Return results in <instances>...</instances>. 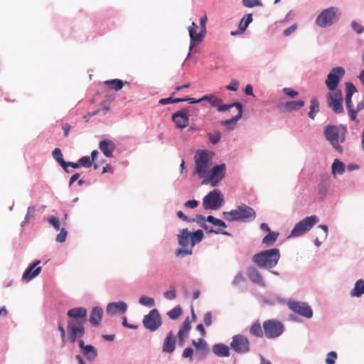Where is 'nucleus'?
Segmentation results:
<instances>
[{
  "label": "nucleus",
  "mask_w": 364,
  "mask_h": 364,
  "mask_svg": "<svg viewBox=\"0 0 364 364\" xmlns=\"http://www.w3.org/2000/svg\"><path fill=\"white\" fill-rule=\"evenodd\" d=\"M87 314V311L85 307L73 308L67 312L69 318L67 327L68 336L71 343H75L78 338L84 336Z\"/></svg>",
  "instance_id": "f257e3e1"
},
{
  "label": "nucleus",
  "mask_w": 364,
  "mask_h": 364,
  "mask_svg": "<svg viewBox=\"0 0 364 364\" xmlns=\"http://www.w3.org/2000/svg\"><path fill=\"white\" fill-rule=\"evenodd\" d=\"M279 258V250L277 248H272L255 254L252 260L259 267L270 269L277 265Z\"/></svg>",
  "instance_id": "f03ea898"
},
{
  "label": "nucleus",
  "mask_w": 364,
  "mask_h": 364,
  "mask_svg": "<svg viewBox=\"0 0 364 364\" xmlns=\"http://www.w3.org/2000/svg\"><path fill=\"white\" fill-rule=\"evenodd\" d=\"M346 128L344 126H327L324 131L325 136L331 143L335 150L342 153L343 148L341 143H343L346 139Z\"/></svg>",
  "instance_id": "7ed1b4c3"
},
{
  "label": "nucleus",
  "mask_w": 364,
  "mask_h": 364,
  "mask_svg": "<svg viewBox=\"0 0 364 364\" xmlns=\"http://www.w3.org/2000/svg\"><path fill=\"white\" fill-rule=\"evenodd\" d=\"M223 215L225 219L228 221L247 222L254 220L256 213L253 208L245 204H242L237 206L235 210L224 212Z\"/></svg>",
  "instance_id": "20e7f679"
},
{
  "label": "nucleus",
  "mask_w": 364,
  "mask_h": 364,
  "mask_svg": "<svg viewBox=\"0 0 364 364\" xmlns=\"http://www.w3.org/2000/svg\"><path fill=\"white\" fill-rule=\"evenodd\" d=\"M357 92L356 87L352 82L346 83V107L349 117L351 120L358 122L357 113L364 109V97L355 107L352 102V95Z\"/></svg>",
  "instance_id": "39448f33"
},
{
  "label": "nucleus",
  "mask_w": 364,
  "mask_h": 364,
  "mask_svg": "<svg viewBox=\"0 0 364 364\" xmlns=\"http://www.w3.org/2000/svg\"><path fill=\"white\" fill-rule=\"evenodd\" d=\"M196 168L195 173H198L201 178L205 176L211 165L212 153L208 150L198 151L194 157Z\"/></svg>",
  "instance_id": "423d86ee"
},
{
  "label": "nucleus",
  "mask_w": 364,
  "mask_h": 364,
  "mask_svg": "<svg viewBox=\"0 0 364 364\" xmlns=\"http://www.w3.org/2000/svg\"><path fill=\"white\" fill-rule=\"evenodd\" d=\"M340 16L338 9L330 7L324 9L316 18V23L320 27H326L336 22Z\"/></svg>",
  "instance_id": "0eeeda50"
},
{
  "label": "nucleus",
  "mask_w": 364,
  "mask_h": 364,
  "mask_svg": "<svg viewBox=\"0 0 364 364\" xmlns=\"http://www.w3.org/2000/svg\"><path fill=\"white\" fill-rule=\"evenodd\" d=\"M264 336L267 338H275L281 336L284 331V326L283 323L275 319H269L265 321L262 325Z\"/></svg>",
  "instance_id": "6e6552de"
},
{
  "label": "nucleus",
  "mask_w": 364,
  "mask_h": 364,
  "mask_svg": "<svg viewBox=\"0 0 364 364\" xmlns=\"http://www.w3.org/2000/svg\"><path fill=\"white\" fill-rule=\"evenodd\" d=\"M318 221L316 215L306 217L297 223L291 232L289 237H298L309 230Z\"/></svg>",
  "instance_id": "1a4fd4ad"
},
{
  "label": "nucleus",
  "mask_w": 364,
  "mask_h": 364,
  "mask_svg": "<svg viewBox=\"0 0 364 364\" xmlns=\"http://www.w3.org/2000/svg\"><path fill=\"white\" fill-rule=\"evenodd\" d=\"M223 198L220 191L215 189L206 195L203 200V206L205 210H217L221 207Z\"/></svg>",
  "instance_id": "9d476101"
},
{
  "label": "nucleus",
  "mask_w": 364,
  "mask_h": 364,
  "mask_svg": "<svg viewBox=\"0 0 364 364\" xmlns=\"http://www.w3.org/2000/svg\"><path fill=\"white\" fill-rule=\"evenodd\" d=\"M178 243L181 248L176 251L177 256H186L192 253L193 247H191V232L187 228L183 229L178 235Z\"/></svg>",
  "instance_id": "9b49d317"
},
{
  "label": "nucleus",
  "mask_w": 364,
  "mask_h": 364,
  "mask_svg": "<svg viewBox=\"0 0 364 364\" xmlns=\"http://www.w3.org/2000/svg\"><path fill=\"white\" fill-rule=\"evenodd\" d=\"M143 324L145 328L150 331L157 330L162 324L161 317L159 311L156 309L151 310L147 315L144 316Z\"/></svg>",
  "instance_id": "f8f14e48"
},
{
  "label": "nucleus",
  "mask_w": 364,
  "mask_h": 364,
  "mask_svg": "<svg viewBox=\"0 0 364 364\" xmlns=\"http://www.w3.org/2000/svg\"><path fill=\"white\" fill-rule=\"evenodd\" d=\"M230 347L237 353H247L250 350V341L246 336L237 334L232 337Z\"/></svg>",
  "instance_id": "ddd939ff"
},
{
  "label": "nucleus",
  "mask_w": 364,
  "mask_h": 364,
  "mask_svg": "<svg viewBox=\"0 0 364 364\" xmlns=\"http://www.w3.org/2000/svg\"><path fill=\"white\" fill-rule=\"evenodd\" d=\"M327 102L329 107L336 114L343 112V96L341 90L329 91L327 94Z\"/></svg>",
  "instance_id": "4468645a"
},
{
  "label": "nucleus",
  "mask_w": 364,
  "mask_h": 364,
  "mask_svg": "<svg viewBox=\"0 0 364 364\" xmlns=\"http://www.w3.org/2000/svg\"><path fill=\"white\" fill-rule=\"evenodd\" d=\"M225 174V165L222 164L213 166L208 177L204 178L202 184H210L212 186H215L219 181H220Z\"/></svg>",
  "instance_id": "2eb2a0df"
},
{
  "label": "nucleus",
  "mask_w": 364,
  "mask_h": 364,
  "mask_svg": "<svg viewBox=\"0 0 364 364\" xmlns=\"http://www.w3.org/2000/svg\"><path fill=\"white\" fill-rule=\"evenodd\" d=\"M345 70L341 67H336L331 70L326 80V85L329 91H337L336 89L341 79L343 77Z\"/></svg>",
  "instance_id": "dca6fc26"
},
{
  "label": "nucleus",
  "mask_w": 364,
  "mask_h": 364,
  "mask_svg": "<svg viewBox=\"0 0 364 364\" xmlns=\"http://www.w3.org/2000/svg\"><path fill=\"white\" fill-rule=\"evenodd\" d=\"M288 306L292 311L300 316L307 318L312 317V309L306 303L301 301H289Z\"/></svg>",
  "instance_id": "f3484780"
},
{
  "label": "nucleus",
  "mask_w": 364,
  "mask_h": 364,
  "mask_svg": "<svg viewBox=\"0 0 364 364\" xmlns=\"http://www.w3.org/2000/svg\"><path fill=\"white\" fill-rule=\"evenodd\" d=\"M172 120L178 129L186 128L189 124L188 109L185 108L173 113Z\"/></svg>",
  "instance_id": "a211bd4d"
},
{
  "label": "nucleus",
  "mask_w": 364,
  "mask_h": 364,
  "mask_svg": "<svg viewBox=\"0 0 364 364\" xmlns=\"http://www.w3.org/2000/svg\"><path fill=\"white\" fill-rule=\"evenodd\" d=\"M77 341H78L79 347L83 356L85 357L89 362L94 361L97 357V349L91 345H85V342L80 338H78Z\"/></svg>",
  "instance_id": "6ab92c4d"
},
{
  "label": "nucleus",
  "mask_w": 364,
  "mask_h": 364,
  "mask_svg": "<svg viewBox=\"0 0 364 364\" xmlns=\"http://www.w3.org/2000/svg\"><path fill=\"white\" fill-rule=\"evenodd\" d=\"M198 28V25L195 22H192L191 25L188 27V32L191 38L189 48L190 51L192 50L196 44L200 43L204 38L201 31H200L198 33H196Z\"/></svg>",
  "instance_id": "aec40b11"
},
{
  "label": "nucleus",
  "mask_w": 364,
  "mask_h": 364,
  "mask_svg": "<svg viewBox=\"0 0 364 364\" xmlns=\"http://www.w3.org/2000/svg\"><path fill=\"white\" fill-rule=\"evenodd\" d=\"M191 222H196L201 228H204L208 232H214L215 234H223L229 235L230 234L227 232H222L220 228L213 229L208 225H207L206 218L202 215H196L195 218H191Z\"/></svg>",
  "instance_id": "412c9836"
},
{
  "label": "nucleus",
  "mask_w": 364,
  "mask_h": 364,
  "mask_svg": "<svg viewBox=\"0 0 364 364\" xmlns=\"http://www.w3.org/2000/svg\"><path fill=\"white\" fill-rule=\"evenodd\" d=\"M41 262L40 260H37L30 265V267L24 272L22 276V279L26 282L31 281L32 279L38 276L41 271V267H35Z\"/></svg>",
  "instance_id": "4be33fe9"
},
{
  "label": "nucleus",
  "mask_w": 364,
  "mask_h": 364,
  "mask_svg": "<svg viewBox=\"0 0 364 364\" xmlns=\"http://www.w3.org/2000/svg\"><path fill=\"white\" fill-rule=\"evenodd\" d=\"M176 339L173 333L171 331H169L163 343V352L167 353H173L176 348Z\"/></svg>",
  "instance_id": "5701e85b"
},
{
  "label": "nucleus",
  "mask_w": 364,
  "mask_h": 364,
  "mask_svg": "<svg viewBox=\"0 0 364 364\" xmlns=\"http://www.w3.org/2000/svg\"><path fill=\"white\" fill-rule=\"evenodd\" d=\"M99 148L105 156L112 157L116 146L112 141L104 139L100 142Z\"/></svg>",
  "instance_id": "b1692460"
},
{
  "label": "nucleus",
  "mask_w": 364,
  "mask_h": 364,
  "mask_svg": "<svg viewBox=\"0 0 364 364\" xmlns=\"http://www.w3.org/2000/svg\"><path fill=\"white\" fill-rule=\"evenodd\" d=\"M191 328V321L188 317H187L183 323V325L180 328L178 332V338L181 346L183 345L186 338L188 337V333Z\"/></svg>",
  "instance_id": "393cba45"
},
{
  "label": "nucleus",
  "mask_w": 364,
  "mask_h": 364,
  "mask_svg": "<svg viewBox=\"0 0 364 364\" xmlns=\"http://www.w3.org/2000/svg\"><path fill=\"white\" fill-rule=\"evenodd\" d=\"M247 273L249 279L252 282H253L260 287L265 286V282H264L262 274L255 268H254V267L249 268L247 269Z\"/></svg>",
  "instance_id": "a878e982"
},
{
  "label": "nucleus",
  "mask_w": 364,
  "mask_h": 364,
  "mask_svg": "<svg viewBox=\"0 0 364 364\" xmlns=\"http://www.w3.org/2000/svg\"><path fill=\"white\" fill-rule=\"evenodd\" d=\"M127 309V305L124 301L113 302L107 305V313L112 315L117 313H124Z\"/></svg>",
  "instance_id": "bb28decb"
},
{
  "label": "nucleus",
  "mask_w": 364,
  "mask_h": 364,
  "mask_svg": "<svg viewBox=\"0 0 364 364\" xmlns=\"http://www.w3.org/2000/svg\"><path fill=\"white\" fill-rule=\"evenodd\" d=\"M102 308L98 306L93 308L90 315L89 321L94 326H99L102 318Z\"/></svg>",
  "instance_id": "cd10ccee"
},
{
  "label": "nucleus",
  "mask_w": 364,
  "mask_h": 364,
  "mask_svg": "<svg viewBox=\"0 0 364 364\" xmlns=\"http://www.w3.org/2000/svg\"><path fill=\"white\" fill-rule=\"evenodd\" d=\"M234 105H235V107L237 109V114L235 117H233L232 118H231L230 119H226V120L222 121L221 122L222 125L228 127V126L232 124L234 127L235 125L236 122L238 121V119H240L241 118L242 114V105L240 102H235Z\"/></svg>",
  "instance_id": "c85d7f7f"
},
{
  "label": "nucleus",
  "mask_w": 364,
  "mask_h": 364,
  "mask_svg": "<svg viewBox=\"0 0 364 364\" xmlns=\"http://www.w3.org/2000/svg\"><path fill=\"white\" fill-rule=\"evenodd\" d=\"M250 335L257 338H262L264 336V329L259 320L255 321L250 328Z\"/></svg>",
  "instance_id": "c756f323"
},
{
  "label": "nucleus",
  "mask_w": 364,
  "mask_h": 364,
  "mask_svg": "<svg viewBox=\"0 0 364 364\" xmlns=\"http://www.w3.org/2000/svg\"><path fill=\"white\" fill-rule=\"evenodd\" d=\"M213 352L219 357H228L230 355L228 346L223 343L215 344L213 346Z\"/></svg>",
  "instance_id": "7c9ffc66"
},
{
  "label": "nucleus",
  "mask_w": 364,
  "mask_h": 364,
  "mask_svg": "<svg viewBox=\"0 0 364 364\" xmlns=\"http://www.w3.org/2000/svg\"><path fill=\"white\" fill-rule=\"evenodd\" d=\"M104 84L109 87L111 90L119 91L122 89L124 84L129 85V82L127 81L123 82L119 79L108 80L104 82Z\"/></svg>",
  "instance_id": "2f4dec72"
},
{
  "label": "nucleus",
  "mask_w": 364,
  "mask_h": 364,
  "mask_svg": "<svg viewBox=\"0 0 364 364\" xmlns=\"http://www.w3.org/2000/svg\"><path fill=\"white\" fill-rule=\"evenodd\" d=\"M345 164L339 159H336L333 161L331 166V172L333 176H336L337 174H343L345 172Z\"/></svg>",
  "instance_id": "473e14b6"
},
{
  "label": "nucleus",
  "mask_w": 364,
  "mask_h": 364,
  "mask_svg": "<svg viewBox=\"0 0 364 364\" xmlns=\"http://www.w3.org/2000/svg\"><path fill=\"white\" fill-rule=\"evenodd\" d=\"M305 105V102L304 100H298V101H290L287 102L284 105V107L285 110L288 112H291L294 110H298Z\"/></svg>",
  "instance_id": "72a5a7b5"
},
{
  "label": "nucleus",
  "mask_w": 364,
  "mask_h": 364,
  "mask_svg": "<svg viewBox=\"0 0 364 364\" xmlns=\"http://www.w3.org/2000/svg\"><path fill=\"white\" fill-rule=\"evenodd\" d=\"M363 294H364V281L359 279L355 284L354 289L351 291V296L359 297Z\"/></svg>",
  "instance_id": "f704fd0d"
},
{
  "label": "nucleus",
  "mask_w": 364,
  "mask_h": 364,
  "mask_svg": "<svg viewBox=\"0 0 364 364\" xmlns=\"http://www.w3.org/2000/svg\"><path fill=\"white\" fill-rule=\"evenodd\" d=\"M206 220L208 223H211L213 226L215 227V229L220 228L221 230H223L224 228H227L226 224L224 221L215 218V217L212 215H209L206 218ZM222 232H224L222 230Z\"/></svg>",
  "instance_id": "c9c22d12"
},
{
  "label": "nucleus",
  "mask_w": 364,
  "mask_h": 364,
  "mask_svg": "<svg viewBox=\"0 0 364 364\" xmlns=\"http://www.w3.org/2000/svg\"><path fill=\"white\" fill-rule=\"evenodd\" d=\"M279 236V233L276 232H269L262 239V243L267 246L272 245L274 242L277 240Z\"/></svg>",
  "instance_id": "e433bc0d"
},
{
  "label": "nucleus",
  "mask_w": 364,
  "mask_h": 364,
  "mask_svg": "<svg viewBox=\"0 0 364 364\" xmlns=\"http://www.w3.org/2000/svg\"><path fill=\"white\" fill-rule=\"evenodd\" d=\"M319 112V102L316 98H313L311 100L310 112H309V117L314 119L315 115Z\"/></svg>",
  "instance_id": "4c0bfd02"
},
{
  "label": "nucleus",
  "mask_w": 364,
  "mask_h": 364,
  "mask_svg": "<svg viewBox=\"0 0 364 364\" xmlns=\"http://www.w3.org/2000/svg\"><path fill=\"white\" fill-rule=\"evenodd\" d=\"M203 237V232L202 230L191 232V247H194L196 244L200 242Z\"/></svg>",
  "instance_id": "58836bf2"
},
{
  "label": "nucleus",
  "mask_w": 364,
  "mask_h": 364,
  "mask_svg": "<svg viewBox=\"0 0 364 364\" xmlns=\"http://www.w3.org/2000/svg\"><path fill=\"white\" fill-rule=\"evenodd\" d=\"M202 100L208 101L209 103L213 107H218L219 105H220L223 102V100L221 98H219L215 95H204L202 97Z\"/></svg>",
  "instance_id": "ea45409f"
},
{
  "label": "nucleus",
  "mask_w": 364,
  "mask_h": 364,
  "mask_svg": "<svg viewBox=\"0 0 364 364\" xmlns=\"http://www.w3.org/2000/svg\"><path fill=\"white\" fill-rule=\"evenodd\" d=\"M252 21V16L251 14H247L243 18L241 19L239 28L241 31H245L248 25Z\"/></svg>",
  "instance_id": "a19ab883"
},
{
  "label": "nucleus",
  "mask_w": 364,
  "mask_h": 364,
  "mask_svg": "<svg viewBox=\"0 0 364 364\" xmlns=\"http://www.w3.org/2000/svg\"><path fill=\"white\" fill-rule=\"evenodd\" d=\"M52 155L53 158L60 164L61 166L65 164V161L63 159V156L60 149L55 148L53 151Z\"/></svg>",
  "instance_id": "79ce46f5"
},
{
  "label": "nucleus",
  "mask_w": 364,
  "mask_h": 364,
  "mask_svg": "<svg viewBox=\"0 0 364 364\" xmlns=\"http://www.w3.org/2000/svg\"><path fill=\"white\" fill-rule=\"evenodd\" d=\"M182 309L180 306H177L174 307L173 309L169 311L167 313V315L171 318V319H177L181 314Z\"/></svg>",
  "instance_id": "37998d69"
},
{
  "label": "nucleus",
  "mask_w": 364,
  "mask_h": 364,
  "mask_svg": "<svg viewBox=\"0 0 364 364\" xmlns=\"http://www.w3.org/2000/svg\"><path fill=\"white\" fill-rule=\"evenodd\" d=\"M139 301L141 305H144V306H146L148 307H152L155 304L154 299L146 296H141L139 298Z\"/></svg>",
  "instance_id": "c03bdc74"
},
{
  "label": "nucleus",
  "mask_w": 364,
  "mask_h": 364,
  "mask_svg": "<svg viewBox=\"0 0 364 364\" xmlns=\"http://www.w3.org/2000/svg\"><path fill=\"white\" fill-rule=\"evenodd\" d=\"M207 136L208 137L209 141L213 144H218L220 141V139H221L220 133L219 132H217V131H215V132H214L213 133H208L207 134Z\"/></svg>",
  "instance_id": "a18cd8bd"
},
{
  "label": "nucleus",
  "mask_w": 364,
  "mask_h": 364,
  "mask_svg": "<svg viewBox=\"0 0 364 364\" xmlns=\"http://www.w3.org/2000/svg\"><path fill=\"white\" fill-rule=\"evenodd\" d=\"M78 163L80 164V166H83L86 168H90L92 165V162L90 156H83L80 158L78 160Z\"/></svg>",
  "instance_id": "49530a36"
},
{
  "label": "nucleus",
  "mask_w": 364,
  "mask_h": 364,
  "mask_svg": "<svg viewBox=\"0 0 364 364\" xmlns=\"http://www.w3.org/2000/svg\"><path fill=\"white\" fill-rule=\"evenodd\" d=\"M47 220L50 225H52L53 226V228L56 230H59L60 229V220L58 218H56L53 215H51L48 218Z\"/></svg>",
  "instance_id": "de8ad7c7"
},
{
  "label": "nucleus",
  "mask_w": 364,
  "mask_h": 364,
  "mask_svg": "<svg viewBox=\"0 0 364 364\" xmlns=\"http://www.w3.org/2000/svg\"><path fill=\"white\" fill-rule=\"evenodd\" d=\"M242 4L248 8L262 6V3L259 0H242Z\"/></svg>",
  "instance_id": "09e8293b"
},
{
  "label": "nucleus",
  "mask_w": 364,
  "mask_h": 364,
  "mask_svg": "<svg viewBox=\"0 0 364 364\" xmlns=\"http://www.w3.org/2000/svg\"><path fill=\"white\" fill-rule=\"evenodd\" d=\"M208 21V17L205 14L200 19V28L203 36H205L206 34V22Z\"/></svg>",
  "instance_id": "8fccbe9b"
},
{
  "label": "nucleus",
  "mask_w": 364,
  "mask_h": 364,
  "mask_svg": "<svg viewBox=\"0 0 364 364\" xmlns=\"http://www.w3.org/2000/svg\"><path fill=\"white\" fill-rule=\"evenodd\" d=\"M351 26L354 31L358 34H361L364 32V27L361 24L355 21H353L351 22Z\"/></svg>",
  "instance_id": "3c124183"
},
{
  "label": "nucleus",
  "mask_w": 364,
  "mask_h": 364,
  "mask_svg": "<svg viewBox=\"0 0 364 364\" xmlns=\"http://www.w3.org/2000/svg\"><path fill=\"white\" fill-rule=\"evenodd\" d=\"M68 232L65 228L60 230V233L56 236L55 240L58 242H63L65 241Z\"/></svg>",
  "instance_id": "603ef678"
},
{
  "label": "nucleus",
  "mask_w": 364,
  "mask_h": 364,
  "mask_svg": "<svg viewBox=\"0 0 364 364\" xmlns=\"http://www.w3.org/2000/svg\"><path fill=\"white\" fill-rule=\"evenodd\" d=\"M337 358V354L336 352L331 351L328 353L326 359V364H334L335 361Z\"/></svg>",
  "instance_id": "864d4df0"
},
{
  "label": "nucleus",
  "mask_w": 364,
  "mask_h": 364,
  "mask_svg": "<svg viewBox=\"0 0 364 364\" xmlns=\"http://www.w3.org/2000/svg\"><path fill=\"white\" fill-rule=\"evenodd\" d=\"M164 296L168 300L174 299L176 297L175 287H171L170 290L165 292Z\"/></svg>",
  "instance_id": "5fc2aeb1"
},
{
  "label": "nucleus",
  "mask_w": 364,
  "mask_h": 364,
  "mask_svg": "<svg viewBox=\"0 0 364 364\" xmlns=\"http://www.w3.org/2000/svg\"><path fill=\"white\" fill-rule=\"evenodd\" d=\"M192 345L197 349H203L206 347V343L203 338H200L198 341L193 340Z\"/></svg>",
  "instance_id": "6e6d98bb"
},
{
  "label": "nucleus",
  "mask_w": 364,
  "mask_h": 364,
  "mask_svg": "<svg viewBox=\"0 0 364 364\" xmlns=\"http://www.w3.org/2000/svg\"><path fill=\"white\" fill-rule=\"evenodd\" d=\"M35 212H36V209L34 207H29L28 208V211H27V214L25 218L24 223H26V222L28 223L31 218H33Z\"/></svg>",
  "instance_id": "4d7b16f0"
},
{
  "label": "nucleus",
  "mask_w": 364,
  "mask_h": 364,
  "mask_svg": "<svg viewBox=\"0 0 364 364\" xmlns=\"http://www.w3.org/2000/svg\"><path fill=\"white\" fill-rule=\"evenodd\" d=\"M284 93L289 96V97L294 98L296 97L299 95V92L297 91H294L292 89L289 87H285L283 89Z\"/></svg>",
  "instance_id": "13d9d810"
},
{
  "label": "nucleus",
  "mask_w": 364,
  "mask_h": 364,
  "mask_svg": "<svg viewBox=\"0 0 364 364\" xmlns=\"http://www.w3.org/2000/svg\"><path fill=\"white\" fill-rule=\"evenodd\" d=\"M235 102L232 103V104H229V105H219L218 106V112H225V111H228L229 110L230 108H232V107H235V105H234Z\"/></svg>",
  "instance_id": "bf43d9fd"
},
{
  "label": "nucleus",
  "mask_w": 364,
  "mask_h": 364,
  "mask_svg": "<svg viewBox=\"0 0 364 364\" xmlns=\"http://www.w3.org/2000/svg\"><path fill=\"white\" fill-rule=\"evenodd\" d=\"M203 321L207 326H210L212 324V314L208 311L203 316Z\"/></svg>",
  "instance_id": "052dcab7"
},
{
  "label": "nucleus",
  "mask_w": 364,
  "mask_h": 364,
  "mask_svg": "<svg viewBox=\"0 0 364 364\" xmlns=\"http://www.w3.org/2000/svg\"><path fill=\"white\" fill-rule=\"evenodd\" d=\"M239 83L236 80H232L230 84L227 85L225 88L228 90L236 91L238 89Z\"/></svg>",
  "instance_id": "680f3d73"
},
{
  "label": "nucleus",
  "mask_w": 364,
  "mask_h": 364,
  "mask_svg": "<svg viewBox=\"0 0 364 364\" xmlns=\"http://www.w3.org/2000/svg\"><path fill=\"white\" fill-rule=\"evenodd\" d=\"M244 281V277L242 272H239L232 281L234 285H237Z\"/></svg>",
  "instance_id": "e2e57ef3"
},
{
  "label": "nucleus",
  "mask_w": 364,
  "mask_h": 364,
  "mask_svg": "<svg viewBox=\"0 0 364 364\" xmlns=\"http://www.w3.org/2000/svg\"><path fill=\"white\" fill-rule=\"evenodd\" d=\"M296 28H297L296 24H293L292 26H291L290 27L287 28V29H285L284 31V35L285 36H289V35H291L292 33H294L296 31Z\"/></svg>",
  "instance_id": "0e129e2a"
},
{
  "label": "nucleus",
  "mask_w": 364,
  "mask_h": 364,
  "mask_svg": "<svg viewBox=\"0 0 364 364\" xmlns=\"http://www.w3.org/2000/svg\"><path fill=\"white\" fill-rule=\"evenodd\" d=\"M193 350L191 348H186L183 352V358H189L192 359L193 357Z\"/></svg>",
  "instance_id": "69168bd1"
},
{
  "label": "nucleus",
  "mask_w": 364,
  "mask_h": 364,
  "mask_svg": "<svg viewBox=\"0 0 364 364\" xmlns=\"http://www.w3.org/2000/svg\"><path fill=\"white\" fill-rule=\"evenodd\" d=\"M198 205V202L196 200H191L185 203V206L188 208H195Z\"/></svg>",
  "instance_id": "338daca9"
},
{
  "label": "nucleus",
  "mask_w": 364,
  "mask_h": 364,
  "mask_svg": "<svg viewBox=\"0 0 364 364\" xmlns=\"http://www.w3.org/2000/svg\"><path fill=\"white\" fill-rule=\"evenodd\" d=\"M68 166H71L74 168H77L80 167V164L78 163V161L77 163H74V162H65V164H64L63 166V168L66 171H68V169H67V167Z\"/></svg>",
  "instance_id": "774afa93"
}]
</instances>
